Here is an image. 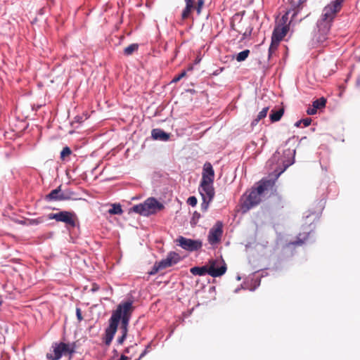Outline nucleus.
<instances>
[{"instance_id":"nucleus-8","label":"nucleus","mask_w":360,"mask_h":360,"mask_svg":"<svg viewBox=\"0 0 360 360\" xmlns=\"http://www.w3.org/2000/svg\"><path fill=\"white\" fill-rule=\"evenodd\" d=\"M52 348L53 352L46 354L47 359L51 360H59L63 355H72L75 352L73 347L64 342L54 343Z\"/></svg>"},{"instance_id":"nucleus-22","label":"nucleus","mask_w":360,"mask_h":360,"mask_svg":"<svg viewBox=\"0 0 360 360\" xmlns=\"http://www.w3.org/2000/svg\"><path fill=\"white\" fill-rule=\"evenodd\" d=\"M191 273L195 276H204L205 274H209V271L207 270V266H194L190 269Z\"/></svg>"},{"instance_id":"nucleus-33","label":"nucleus","mask_w":360,"mask_h":360,"mask_svg":"<svg viewBox=\"0 0 360 360\" xmlns=\"http://www.w3.org/2000/svg\"><path fill=\"white\" fill-rule=\"evenodd\" d=\"M197 198L195 196H191L188 198L187 202L189 205L194 207L197 205Z\"/></svg>"},{"instance_id":"nucleus-21","label":"nucleus","mask_w":360,"mask_h":360,"mask_svg":"<svg viewBox=\"0 0 360 360\" xmlns=\"http://www.w3.org/2000/svg\"><path fill=\"white\" fill-rule=\"evenodd\" d=\"M283 114H284V109L283 108L278 109V110H272L269 115L270 120L272 122H278L281 119Z\"/></svg>"},{"instance_id":"nucleus-24","label":"nucleus","mask_w":360,"mask_h":360,"mask_svg":"<svg viewBox=\"0 0 360 360\" xmlns=\"http://www.w3.org/2000/svg\"><path fill=\"white\" fill-rule=\"evenodd\" d=\"M269 107L264 108L257 115V117L252 122L251 125L255 126L257 125L259 122L265 118L266 117L267 112L269 111Z\"/></svg>"},{"instance_id":"nucleus-18","label":"nucleus","mask_w":360,"mask_h":360,"mask_svg":"<svg viewBox=\"0 0 360 360\" xmlns=\"http://www.w3.org/2000/svg\"><path fill=\"white\" fill-rule=\"evenodd\" d=\"M274 185V181L271 180H262L257 187L253 190L261 196L265 191L271 188Z\"/></svg>"},{"instance_id":"nucleus-40","label":"nucleus","mask_w":360,"mask_h":360,"mask_svg":"<svg viewBox=\"0 0 360 360\" xmlns=\"http://www.w3.org/2000/svg\"><path fill=\"white\" fill-rule=\"evenodd\" d=\"M98 290H99L98 285H97L96 283H93L92 288H91V291L92 292H96V291H97Z\"/></svg>"},{"instance_id":"nucleus-30","label":"nucleus","mask_w":360,"mask_h":360,"mask_svg":"<svg viewBox=\"0 0 360 360\" xmlns=\"http://www.w3.org/2000/svg\"><path fill=\"white\" fill-rule=\"evenodd\" d=\"M205 5V0H198L197 6L194 8L196 9L197 13L199 15L201 13L202 8Z\"/></svg>"},{"instance_id":"nucleus-45","label":"nucleus","mask_w":360,"mask_h":360,"mask_svg":"<svg viewBox=\"0 0 360 360\" xmlns=\"http://www.w3.org/2000/svg\"><path fill=\"white\" fill-rule=\"evenodd\" d=\"M131 349V347H127V348L124 350V352H127V353H128V352H129V349Z\"/></svg>"},{"instance_id":"nucleus-13","label":"nucleus","mask_w":360,"mask_h":360,"mask_svg":"<svg viewBox=\"0 0 360 360\" xmlns=\"http://www.w3.org/2000/svg\"><path fill=\"white\" fill-rule=\"evenodd\" d=\"M330 27L331 25L327 24L324 22L318 21L317 31L314 33V40L318 44H323L328 39Z\"/></svg>"},{"instance_id":"nucleus-36","label":"nucleus","mask_w":360,"mask_h":360,"mask_svg":"<svg viewBox=\"0 0 360 360\" xmlns=\"http://www.w3.org/2000/svg\"><path fill=\"white\" fill-rule=\"evenodd\" d=\"M76 315H77V318L79 321H81L83 320V316L82 315V311H81V309L79 308H77L76 309Z\"/></svg>"},{"instance_id":"nucleus-37","label":"nucleus","mask_w":360,"mask_h":360,"mask_svg":"<svg viewBox=\"0 0 360 360\" xmlns=\"http://www.w3.org/2000/svg\"><path fill=\"white\" fill-rule=\"evenodd\" d=\"M301 121L302 123H303V124L304 125V127H308L311 122V119L307 117L306 119L301 120Z\"/></svg>"},{"instance_id":"nucleus-10","label":"nucleus","mask_w":360,"mask_h":360,"mask_svg":"<svg viewBox=\"0 0 360 360\" xmlns=\"http://www.w3.org/2000/svg\"><path fill=\"white\" fill-rule=\"evenodd\" d=\"M175 243L182 249L189 252L197 251L202 246V242L200 240H193L181 236L176 239Z\"/></svg>"},{"instance_id":"nucleus-42","label":"nucleus","mask_w":360,"mask_h":360,"mask_svg":"<svg viewBox=\"0 0 360 360\" xmlns=\"http://www.w3.org/2000/svg\"><path fill=\"white\" fill-rule=\"evenodd\" d=\"M129 358L124 354L121 355L119 360H128Z\"/></svg>"},{"instance_id":"nucleus-20","label":"nucleus","mask_w":360,"mask_h":360,"mask_svg":"<svg viewBox=\"0 0 360 360\" xmlns=\"http://www.w3.org/2000/svg\"><path fill=\"white\" fill-rule=\"evenodd\" d=\"M186 7L181 13V18L183 20H186L190 15L192 9L194 8V1L193 0H185Z\"/></svg>"},{"instance_id":"nucleus-47","label":"nucleus","mask_w":360,"mask_h":360,"mask_svg":"<svg viewBox=\"0 0 360 360\" xmlns=\"http://www.w3.org/2000/svg\"><path fill=\"white\" fill-rule=\"evenodd\" d=\"M341 2L343 1V0H340Z\"/></svg>"},{"instance_id":"nucleus-9","label":"nucleus","mask_w":360,"mask_h":360,"mask_svg":"<svg viewBox=\"0 0 360 360\" xmlns=\"http://www.w3.org/2000/svg\"><path fill=\"white\" fill-rule=\"evenodd\" d=\"M209 275L212 277H219L226 271V264L224 260L219 259H211L206 264Z\"/></svg>"},{"instance_id":"nucleus-11","label":"nucleus","mask_w":360,"mask_h":360,"mask_svg":"<svg viewBox=\"0 0 360 360\" xmlns=\"http://www.w3.org/2000/svg\"><path fill=\"white\" fill-rule=\"evenodd\" d=\"M49 219H55L57 221L64 222L66 225L75 227L76 225V216L74 212L61 211L58 213H50L48 215Z\"/></svg>"},{"instance_id":"nucleus-32","label":"nucleus","mask_w":360,"mask_h":360,"mask_svg":"<svg viewBox=\"0 0 360 360\" xmlns=\"http://www.w3.org/2000/svg\"><path fill=\"white\" fill-rule=\"evenodd\" d=\"M186 72L185 70L182 71L180 74L175 76L172 79V82H177L180 81L182 78L186 77Z\"/></svg>"},{"instance_id":"nucleus-16","label":"nucleus","mask_w":360,"mask_h":360,"mask_svg":"<svg viewBox=\"0 0 360 360\" xmlns=\"http://www.w3.org/2000/svg\"><path fill=\"white\" fill-rule=\"evenodd\" d=\"M181 257L178 253L175 252H171L167 255L165 259H162L159 262L162 269H165L178 263Z\"/></svg>"},{"instance_id":"nucleus-3","label":"nucleus","mask_w":360,"mask_h":360,"mask_svg":"<svg viewBox=\"0 0 360 360\" xmlns=\"http://www.w3.org/2000/svg\"><path fill=\"white\" fill-rule=\"evenodd\" d=\"M134 309V307L133 306V302L131 300L122 302V318L120 319L121 326L120 330L122 333V335L117 338V343L119 345H122L124 341L125 340L127 333H128V325L129 320L131 319V314Z\"/></svg>"},{"instance_id":"nucleus-25","label":"nucleus","mask_w":360,"mask_h":360,"mask_svg":"<svg viewBox=\"0 0 360 360\" xmlns=\"http://www.w3.org/2000/svg\"><path fill=\"white\" fill-rule=\"evenodd\" d=\"M326 98L324 97H321L320 98L316 99L314 101H313L312 105L316 110H321L326 107Z\"/></svg>"},{"instance_id":"nucleus-14","label":"nucleus","mask_w":360,"mask_h":360,"mask_svg":"<svg viewBox=\"0 0 360 360\" xmlns=\"http://www.w3.org/2000/svg\"><path fill=\"white\" fill-rule=\"evenodd\" d=\"M223 234V224L221 221H217L216 224L210 229L207 240L210 244L215 245L220 242Z\"/></svg>"},{"instance_id":"nucleus-41","label":"nucleus","mask_w":360,"mask_h":360,"mask_svg":"<svg viewBox=\"0 0 360 360\" xmlns=\"http://www.w3.org/2000/svg\"><path fill=\"white\" fill-rule=\"evenodd\" d=\"M147 353V349H145L141 354V355L139 356V359H137L136 360H140L141 359H142L145 355Z\"/></svg>"},{"instance_id":"nucleus-31","label":"nucleus","mask_w":360,"mask_h":360,"mask_svg":"<svg viewBox=\"0 0 360 360\" xmlns=\"http://www.w3.org/2000/svg\"><path fill=\"white\" fill-rule=\"evenodd\" d=\"M162 269V267L160 266V262H156L154 266H153L152 268V270L150 271V275H154L155 274H157L159 270H161Z\"/></svg>"},{"instance_id":"nucleus-17","label":"nucleus","mask_w":360,"mask_h":360,"mask_svg":"<svg viewBox=\"0 0 360 360\" xmlns=\"http://www.w3.org/2000/svg\"><path fill=\"white\" fill-rule=\"evenodd\" d=\"M214 171L210 162H206L203 165L201 181H214Z\"/></svg>"},{"instance_id":"nucleus-15","label":"nucleus","mask_w":360,"mask_h":360,"mask_svg":"<svg viewBox=\"0 0 360 360\" xmlns=\"http://www.w3.org/2000/svg\"><path fill=\"white\" fill-rule=\"evenodd\" d=\"M71 198L70 193H61V186L57 188L52 190L48 195H46L45 199L48 201H60L67 200Z\"/></svg>"},{"instance_id":"nucleus-1","label":"nucleus","mask_w":360,"mask_h":360,"mask_svg":"<svg viewBox=\"0 0 360 360\" xmlns=\"http://www.w3.org/2000/svg\"><path fill=\"white\" fill-rule=\"evenodd\" d=\"M288 13L283 15L280 22L274 29L271 35V41L269 48V58L276 51L280 42L286 36L290 30V22H288Z\"/></svg>"},{"instance_id":"nucleus-5","label":"nucleus","mask_w":360,"mask_h":360,"mask_svg":"<svg viewBox=\"0 0 360 360\" xmlns=\"http://www.w3.org/2000/svg\"><path fill=\"white\" fill-rule=\"evenodd\" d=\"M214 181H200L199 186V192L202 198L201 209L206 211L209 207L210 202L214 197V188L213 186Z\"/></svg>"},{"instance_id":"nucleus-19","label":"nucleus","mask_w":360,"mask_h":360,"mask_svg":"<svg viewBox=\"0 0 360 360\" xmlns=\"http://www.w3.org/2000/svg\"><path fill=\"white\" fill-rule=\"evenodd\" d=\"M152 136L154 139L167 141L169 138V134L161 129H155L152 131Z\"/></svg>"},{"instance_id":"nucleus-6","label":"nucleus","mask_w":360,"mask_h":360,"mask_svg":"<svg viewBox=\"0 0 360 360\" xmlns=\"http://www.w3.org/2000/svg\"><path fill=\"white\" fill-rule=\"evenodd\" d=\"M248 22L243 20L240 13H236L231 20V27L233 30L243 35V39L250 37L252 32V27L250 25L246 26Z\"/></svg>"},{"instance_id":"nucleus-2","label":"nucleus","mask_w":360,"mask_h":360,"mask_svg":"<svg viewBox=\"0 0 360 360\" xmlns=\"http://www.w3.org/2000/svg\"><path fill=\"white\" fill-rule=\"evenodd\" d=\"M122 302L119 304L117 309L112 312L109 319V326L105 330V335L103 338V342L107 346H109L117 332V326L122 318Z\"/></svg>"},{"instance_id":"nucleus-12","label":"nucleus","mask_w":360,"mask_h":360,"mask_svg":"<svg viewBox=\"0 0 360 360\" xmlns=\"http://www.w3.org/2000/svg\"><path fill=\"white\" fill-rule=\"evenodd\" d=\"M240 209L243 213L247 212L261 202V197L253 189L242 198Z\"/></svg>"},{"instance_id":"nucleus-29","label":"nucleus","mask_w":360,"mask_h":360,"mask_svg":"<svg viewBox=\"0 0 360 360\" xmlns=\"http://www.w3.org/2000/svg\"><path fill=\"white\" fill-rule=\"evenodd\" d=\"M72 153L70 148L68 146L63 148L60 152V158L65 160V158L68 157Z\"/></svg>"},{"instance_id":"nucleus-34","label":"nucleus","mask_w":360,"mask_h":360,"mask_svg":"<svg viewBox=\"0 0 360 360\" xmlns=\"http://www.w3.org/2000/svg\"><path fill=\"white\" fill-rule=\"evenodd\" d=\"M44 221V219L42 217H39L35 219H31L30 221V224H38L40 223H42Z\"/></svg>"},{"instance_id":"nucleus-35","label":"nucleus","mask_w":360,"mask_h":360,"mask_svg":"<svg viewBox=\"0 0 360 360\" xmlns=\"http://www.w3.org/2000/svg\"><path fill=\"white\" fill-rule=\"evenodd\" d=\"M317 110L312 105L311 108H309L307 110V112L308 115H315L317 112Z\"/></svg>"},{"instance_id":"nucleus-43","label":"nucleus","mask_w":360,"mask_h":360,"mask_svg":"<svg viewBox=\"0 0 360 360\" xmlns=\"http://www.w3.org/2000/svg\"><path fill=\"white\" fill-rule=\"evenodd\" d=\"M302 124V121H301V120H299V121H297V122H295V126L296 127H300V124Z\"/></svg>"},{"instance_id":"nucleus-28","label":"nucleus","mask_w":360,"mask_h":360,"mask_svg":"<svg viewBox=\"0 0 360 360\" xmlns=\"http://www.w3.org/2000/svg\"><path fill=\"white\" fill-rule=\"evenodd\" d=\"M250 54V50L248 49H246V50H244L241 52H240L237 56H236V60L238 62H242V61H244L249 56Z\"/></svg>"},{"instance_id":"nucleus-27","label":"nucleus","mask_w":360,"mask_h":360,"mask_svg":"<svg viewBox=\"0 0 360 360\" xmlns=\"http://www.w3.org/2000/svg\"><path fill=\"white\" fill-rule=\"evenodd\" d=\"M108 212L110 214H121L123 211L120 204H113L112 205V208L108 210Z\"/></svg>"},{"instance_id":"nucleus-38","label":"nucleus","mask_w":360,"mask_h":360,"mask_svg":"<svg viewBox=\"0 0 360 360\" xmlns=\"http://www.w3.org/2000/svg\"><path fill=\"white\" fill-rule=\"evenodd\" d=\"M290 164H288L286 165L283 169H281L280 171H278L276 174H275V179H278V176L286 169V168L290 165Z\"/></svg>"},{"instance_id":"nucleus-23","label":"nucleus","mask_w":360,"mask_h":360,"mask_svg":"<svg viewBox=\"0 0 360 360\" xmlns=\"http://www.w3.org/2000/svg\"><path fill=\"white\" fill-rule=\"evenodd\" d=\"M309 237V233H300L299 236H297V239L294 241H292V242H290L288 243V245H294V246H297V245H302V244H304V241L306 240H307Z\"/></svg>"},{"instance_id":"nucleus-26","label":"nucleus","mask_w":360,"mask_h":360,"mask_svg":"<svg viewBox=\"0 0 360 360\" xmlns=\"http://www.w3.org/2000/svg\"><path fill=\"white\" fill-rule=\"evenodd\" d=\"M139 45L137 44H131L124 49L125 56H131L134 52L138 50Z\"/></svg>"},{"instance_id":"nucleus-39","label":"nucleus","mask_w":360,"mask_h":360,"mask_svg":"<svg viewBox=\"0 0 360 360\" xmlns=\"http://www.w3.org/2000/svg\"><path fill=\"white\" fill-rule=\"evenodd\" d=\"M82 122H83V120H82V117L76 116V117L74 118L73 123H75V122L82 123Z\"/></svg>"},{"instance_id":"nucleus-4","label":"nucleus","mask_w":360,"mask_h":360,"mask_svg":"<svg viewBox=\"0 0 360 360\" xmlns=\"http://www.w3.org/2000/svg\"><path fill=\"white\" fill-rule=\"evenodd\" d=\"M163 208L164 205L155 198H149L143 203L133 206L131 210L143 216H149L155 214Z\"/></svg>"},{"instance_id":"nucleus-7","label":"nucleus","mask_w":360,"mask_h":360,"mask_svg":"<svg viewBox=\"0 0 360 360\" xmlns=\"http://www.w3.org/2000/svg\"><path fill=\"white\" fill-rule=\"evenodd\" d=\"M341 8V1L340 0H335L332 1L324 7L321 18L319 21L331 25L337 13L340 11Z\"/></svg>"},{"instance_id":"nucleus-44","label":"nucleus","mask_w":360,"mask_h":360,"mask_svg":"<svg viewBox=\"0 0 360 360\" xmlns=\"http://www.w3.org/2000/svg\"><path fill=\"white\" fill-rule=\"evenodd\" d=\"M356 86L360 87V77L356 79Z\"/></svg>"},{"instance_id":"nucleus-46","label":"nucleus","mask_w":360,"mask_h":360,"mask_svg":"<svg viewBox=\"0 0 360 360\" xmlns=\"http://www.w3.org/2000/svg\"><path fill=\"white\" fill-rule=\"evenodd\" d=\"M1 304H2V301H1V300H0V306L1 305Z\"/></svg>"}]
</instances>
